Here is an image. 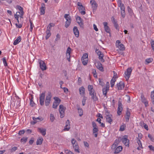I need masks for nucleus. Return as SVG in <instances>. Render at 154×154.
Here are the masks:
<instances>
[{
  "label": "nucleus",
  "mask_w": 154,
  "mask_h": 154,
  "mask_svg": "<svg viewBox=\"0 0 154 154\" xmlns=\"http://www.w3.org/2000/svg\"><path fill=\"white\" fill-rule=\"evenodd\" d=\"M77 5L79 6V10L82 15H84L85 14V7L82 5V4L79 2H78L77 3Z\"/></svg>",
  "instance_id": "nucleus-1"
},
{
  "label": "nucleus",
  "mask_w": 154,
  "mask_h": 154,
  "mask_svg": "<svg viewBox=\"0 0 154 154\" xmlns=\"http://www.w3.org/2000/svg\"><path fill=\"white\" fill-rule=\"evenodd\" d=\"M132 69L131 67L128 68L127 69V71L125 73V77L127 81L129 79L130 77Z\"/></svg>",
  "instance_id": "nucleus-2"
},
{
  "label": "nucleus",
  "mask_w": 154,
  "mask_h": 154,
  "mask_svg": "<svg viewBox=\"0 0 154 154\" xmlns=\"http://www.w3.org/2000/svg\"><path fill=\"white\" fill-rule=\"evenodd\" d=\"M95 52L97 54V55L99 56V59L102 62H104L105 61L104 59H103L104 57V55L101 51H100L98 49H96Z\"/></svg>",
  "instance_id": "nucleus-3"
},
{
  "label": "nucleus",
  "mask_w": 154,
  "mask_h": 154,
  "mask_svg": "<svg viewBox=\"0 0 154 154\" xmlns=\"http://www.w3.org/2000/svg\"><path fill=\"white\" fill-rule=\"evenodd\" d=\"M120 140L126 146H129V140L128 139L127 135H125L122 138H121Z\"/></svg>",
  "instance_id": "nucleus-4"
},
{
  "label": "nucleus",
  "mask_w": 154,
  "mask_h": 154,
  "mask_svg": "<svg viewBox=\"0 0 154 154\" xmlns=\"http://www.w3.org/2000/svg\"><path fill=\"white\" fill-rule=\"evenodd\" d=\"M66 108L63 105H60L59 106V112L60 115V117L62 118L64 116L65 111Z\"/></svg>",
  "instance_id": "nucleus-5"
},
{
  "label": "nucleus",
  "mask_w": 154,
  "mask_h": 154,
  "mask_svg": "<svg viewBox=\"0 0 154 154\" xmlns=\"http://www.w3.org/2000/svg\"><path fill=\"white\" fill-rule=\"evenodd\" d=\"M51 97V93L50 92H48V94L46 96L45 101V104L46 106H48L49 105Z\"/></svg>",
  "instance_id": "nucleus-6"
},
{
  "label": "nucleus",
  "mask_w": 154,
  "mask_h": 154,
  "mask_svg": "<svg viewBox=\"0 0 154 154\" xmlns=\"http://www.w3.org/2000/svg\"><path fill=\"white\" fill-rule=\"evenodd\" d=\"M92 6L93 12L95 11L97 9L98 5L96 2L94 0H91L90 2Z\"/></svg>",
  "instance_id": "nucleus-7"
},
{
  "label": "nucleus",
  "mask_w": 154,
  "mask_h": 154,
  "mask_svg": "<svg viewBox=\"0 0 154 154\" xmlns=\"http://www.w3.org/2000/svg\"><path fill=\"white\" fill-rule=\"evenodd\" d=\"M76 20L77 21V23H78L80 27L83 29L84 28V24L83 20L80 17L77 16L76 17Z\"/></svg>",
  "instance_id": "nucleus-8"
},
{
  "label": "nucleus",
  "mask_w": 154,
  "mask_h": 154,
  "mask_svg": "<svg viewBox=\"0 0 154 154\" xmlns=\"http://www.w3.org/2000/svg\"><path fill=\"white\" fill-rule=\"evenodd\" d=\"M45 92L42 93L39 97L40 104L41 106H43L44 104V102L45 97Z\"/></svg>",
  "instance_id": "nucleus-9"
},
{
  "label": "nucleus",
  "mask_w": 154,
  "mask_h": 154,
  "mask_svg": "<svg viewBox=\"0 0 154 154\" xmlns=\"http://www.w3.org/2000/svg\"><path fill=\"white\" fill-rule=\"evenodd\" d=\"M89 95L91 96V98L94 102H95L98 100V98L96 96V93L94 91L92 92L89 93Z\"/></svg>",
  "instance_id": "nucleus-10"
},
{
  "label": "nucleus",
  "mask_w": 154,
  "mask_h": 154,
  "mask_svg": "<svg viewBox=\"0 0 154 154\" xmlns=\"http://www.w3.org/2000/svg\"><path fill=\"white\" fill-rule=\"evenodd\" d=\"M122 104L121 102L119 101H118V108L117 114L118 115L120 116L121 115L122 111Z\"/></svg>",
  "instance_id": "nucleus-11"
},
{
  "label": "nucleus",
  "mask_w": 154,
  "mask_h": 154,
  "mask_svg": "<svg viewBox=\"0 0 154 154\" xmlns=\"http://www.w3.org/2000/svg\"><path fill=\"white\" fill-rule=\"evenodd\" d=\"M39 63L40 68L42 70L44 71L47 68L45 63L43 61L41 60H40L39 61Z\"/></svg>",
  "instance_id": "nucleus-12"
},
{
  "label": "nucleus",
  "mask_w": 154,
  "mask_h": 154,
  "mask_svg": "<svg viewBox=\"0 0 154 154\" xmlns=\"http://www.w3.org/2000/svg\"><path fill=\"white\" fill-rule=\"evenodd\" d=\"M96 65L97 68L100 71L102 72L104 71L103 68L102 66V65L100 62H98Z\"/></svg>",
  "instance_id": "nucleus-13"
},
{
  "label": "nucleus",
  "mask_w": 154,
  "mask_h": 154,
  "mask_svg": "<svg viewBox=\"0 0 154 154\" xmlns=\"http://www.w3.org/2000/svg\"><path fill=\"white\" fill-rule=\"evenodd\" d=\"M124 83L120 82L117 84V87L118 90H122L123 89L124 87Z\"/></svg>",
  "instance_id": "nucleus-14"
},
{
  "label": "nucleus",
  "mask_w": 154,
  "mask_h": 154,
  "mask_svg": "<svg viewBox=\"0 0 154 154\" xmlns=\"http://www.w3.org/2000/svg\"><path fill=\"white\" fill-rule=\"evenodd\" d=\"M46 130L42 128H38V131L40 132L43 136H45L46 134Z\"/></svg>",
  "instance_id": "nucleus-15"
},
{
  "label": "nucleus",
  "mask_w": 154,
  "mask_h": 154,
  "mask_svg": "<svg viewBox=\"0 0 154 154\" xmlns=\"http://www.w3.org/2000/svg\"><path fill=\"white\" fill-rule=\"evenodd\" d=\"M45 4L42 3L41 5V7L40 8V14L41 15H43L45 14Z\"/></svg>",
  "instance_id": "nucleus-16"
},
{
  "label": "nucleus",
  "mask_w": 154,
  "mask_h": 154,
  "mask_svg": "<svg viewBox=\"0 0 154 154\" xmlns=\"http://www.w3.org/2000/svg\"><path fill=\"white\" fill-rule=\"evenodd\" d=\"M74 33L76 37H78L79 35V32L77 27L74 26L73 29Z\"/></svg>",
  "instance_id": "nucleus-17"
},
{
  "label": "nucleus",
  "mask_w": 154,
  "mask_h": 154,
  "mask_svg": "<svg viewBox=\"0 0 154 154\" xmlns=\"http://www.w3.org/2000/svg\"><path fill=\"white\" fill-rule=\"evenodd\" d=\"M17 8L20 11L17 12H16V14L17 15L18 14V16H19V14H18V13L20 14V13H24L23 11V8L21 7L20 5H18L17 6Z\"/></svg>",
  "instance_id": "nucleus-18"
},
{
  "label": "nucleus",
  "mask_w": 154,
  "mask_h": 154,
  "mask_svg": "<svg viewBox=\"0 0 154 154\" xmlns=\"http://www.w3.org/2000/svg\"><path fill=\"white\" fill-rule=\"evenodd\" d=\"M122 149V147L121 146H119L117 147L115 149L114 153L115 154L120 152Z\"/></svg>",
  "instance_id": "nucleus-19"
},
{
  "label": "nucleus",
  "mask_w": 154,
  "mask_h": 154,
  "mask_svg": "<svg viewBox=\"0 0 154 154\" xmlns=\"http://www.w3.org/2000/svg\"><path fill=\"white\" fill-rule=\"evenodd\" d=\"M21 40V36H19L18 37L17 39L15 40L14 42L13 45H16L19 42H20Z\"/></svg>",
  "instance_id": "nucleus-20"
},
{
  "label": "nucleus",
  "mask_w": 154,
  "mask_h": 154,
  "mask_svg": "<svg viewBox=\"0 0 154 154\" xmlns=\"http://www.w3.org/2000/svg\"><path fill=\"white\" fill-rule=\"evenodd\" d=\"M141 100L142 102L144 103L146 106H147L148 104V102L146 101V98L144 97V96L142 95L141 96Z\"/></svg>",
  "instance_id": "nucleus-21"
},
{
  "label": "nucleus",
  "mask_w": 154,
  "mask_h": 154,
  "mask_svg": "<svg viewBox=\"0 0 154 154\" xmlns=\"http://www.w3.org/2000/svg\"><path fill=\"white\" fill-rule=\"evenodd\" d=\"M32 119L33 121H37V122L42 121L43 120V118L41 117H38L37 118L33 117Z\"/></svg>",
  "instance_id": "nucleus-22"
},
{
  "label": "nucleus",
  "mask_w": 154,
  "mask_h": 154,
  "mask_svg": "<svg viewBox=\"0 0 154 154\" xmlns=\"http://www.w3.org/2000/svg\"><path fill=\"white\" fill-rule=\"evenodd\" d=\"M109 86L108 85V86H106V88H103V94L105 95H106L107 94V91L109 90Z\"/></svg>",
  "instance_id": "nucleus-23"
},
{
  "label": "nucleus",
  "mask_w": 154,
  "mask_h": 154,
  "mask_svg": "<svg viewBox=\"0 0 154 154\" xmlns=\"http://www.w3.org/2000/svg\"><path fill=\"white\" fill-rule=\"evenodd\" d=\"M137 143H138L139 146V147L137 148V149L139 150H140L141 148H143V147L141 141L139 139H138V140L137 141Z\"/></svg>",
  "instance_id": "nucleus-24"
},
{
  "label": "nucleus",
  "mask_w": 154,
  "mask_h": 154,
  "mask_svg": "<svg viewBox=\"0 0 154 154\" xmlns=\"http://www.w3.org/2000/svg\"><path fill=\"white\" fill-rule=\"evenodd\" d=\"M64 17L66 20V21H71V17L69 14H65L64 16Z\"/></svg>",
  "instance_id": "nucleus-25"
},
{
  "label": "nucleus",
  "mask_w": 154,
  "mask_h": 154,
  "mask_svg": "<svg viewBox=\"0 0 154 154\" xmlns=\"http://www.w3.org/2000/svg\"><path fill=\"white\" fill-rule=\"evenodd\" d=\"M43 140V139L42 137L39 138L36 141L37 145H41L42 143Z\"/></svg>",
  "instance_id": "nucleus-26"
},
{
  "label": "nucleus",
  "mask_w": 154,
  "mask_h": 154,
  "mask_svg": "<svg viewBox=\"0 0 154 154\" xmlns=\"http://www.w3.org/2000/svg\"><path fill=\"white\" fill-rule=\"evenodd\" d=\"M140 124L143 127L147 130H148V125L145 123L143 121L140 122Z\"/></svg>",
  "instance_id": "nucleus-27"
},
{
  "label": "nucleus",
  "mask_w": 154,
  "mask_h": 154,
  "mask_svg": "<svg viewBox=\"0 0 154 154\" xmlns=\"http://www.w3.org/2000/svg\"><path fill=\"white\" fill-rule=\"evenodd\" d=\"M85 89L83 87H81L79 89V91L80 94H84L85 93Z\"/></svg>",
  "instance_id": "nucleus-28"
},
{
  "label": "nucleus",
  "mask_w": 154,
  "mask_h": 154,
  "mask_svg": "<svg viewBox=\"0 0 154 154\" xmlns=\"http://www.w3.org/2000/svg\"><path fill=\"white\" fill-rule=\"evenodd\" d=\"M88 90L89 93L95 91L94 89H93V86L92 85H89L88 86Z\"/></svg>",
  "instance_id": "nucleus-29"
},
{
  "label": "nucleus",
  "mask_w": 154,
  "mask_h": 154,
  "mask_svg": "<svg viewBox=\"0 0 154 154\" xmlns=\"http://www.w3.org/2000/svg\"><path fill=\"white\" fill-rule=\"evenodd\" d=\"M112 116H109L106 117V121L107 122L111 124V122L112 121Z\"/></svg>",
  "instance_id": "nucleus-30"
},
{
  "label": "nucleus",
  "mask_w": 154,
  "mask_h": 154,
  "mask_svg": "<svg viewBox=\"0 0 154 154\" xmlns=\"http://www.w3.org/2000/svg\"><path fill=\"white\" fill-rule=\"evenodd\" d=\"M153 59L152 58L146 59L145 60V64H148L152 62L153 61Z\"/></svg>",
  "instance_id": "nucleus-31"
},
{
  "label": "nucleus",
  "mask_w": 154,
  "mask_h": 154,
  "mask_svg": "<svg viewBox=\"0 0 154 154\" xmlns=\"http://www.w3.org/2000/svg\"><path fill=\"white\" fill-rule=\"evenodd\" d=\"M77 109L78 110V113L79 114V116H81L83 115V111L82 108L79 107L77 108Z\"/></svg>",
  "instance_id": "nucleus-32"
},
{
  "label": "nucleus",
  "mask_w": 154,
  "mask_h": 154,
  "mask_svg": "<svg viewBox=\"0 0 154 154\" xmlns=\"http://www.w3.org/2000/svg\"><path fill=\"white\" fill-rule=\"evenodd\" d=\"M71 143L72 144L73 147H74L75 145H78L76 141L74 138L72 139Z\"/></svg>",
  "instance_id": "nucleus-33"
},
{
  "label": "nucleus",
  "mask_w": 154,
  "mask_h": 154,
  "mask_svg": "<svg viewBox=\"0 0 154 154\" xmlns=\"http://www.w3.org/2000/svg\"><path fill=\"white\" fill-rule=\"evenodd\" d=\"M46 35L45 37L46 39H47L50 37L51 35L50 31L49 30H47L46 31Z\"/></svg>",
  "instance_id": "nucleus-34"
},
{
  "label": "nucleus",
  "mask_w": 154,
  "mask_h": 154,
  "mask_svg": "<svg viewBox=\"0 0 154 154\" xmlns=\"http://www.w3.org/2000/svg\"><path fill=\"white\" fill-rule=\"evenodd\" d=\"M73 147L74 148V150L75 152H77L78 153L80 152L78 145H75V146H74V147Z\"/></svg>",
  "instance_id": "nucleus-35"
},
{
  "label": "nucleus",
  "mask_w": 154,
  "mask_h": 154,
  "mask_svg": "<svg viewBox=\"0 0 154 154\" xmlns=\"http://www.w3.org/2000/svg\"><path fill=\"white\" fill-rule=\"evenodd\" d=\"M33 96L32 95H31V98L30 99V105L32 106H34V105L35 104V103L33 100Z\"/></svg>",
  "instance_id": "nucleus-36"
},
{
  "label": "nucleus",
  "mask_w": 154,
  "mask_h": 154,
  "mask_svg": "<svg viewBox=\"0 0 154 154\" xmlns=\"http://www.w3.org/2000/svg\"><path fill=\"white\" fill-rule=\"evenodd\" d=\"M118 47L120 50L124 51L125 49L124 46L123 44H120Z\"/></svg>",
  "instance_id": "nucleus-37"
},
{
  "label": "nucleus",
  "mask_w": 154,
  "mask_h": 154,
  "mask_svg": "<svg viewBox=\"0 0 154 154\" xmlns=\"http://www.w3.org/2000/svg\"><path fill=\"white\" fill-rule=\"evenodd\" d=\"M27 137H23L21 139L20 141L21 143H25L27 141Z\"/></svg>",
  "instance_id": "nucleus-38"
},
{
  "label": "nucleus",
  "mask_w": 154,
  "mask_h": 154,
  "mask_svg": "<svg viewBox=\"0 0 154 154\" xmlns=\"http://www.w3.org/2000/svg\"><path fill=\"white\" fill-rule=\"evenodd\" d=\"M116 81V79H112L110 81L111 86V87H112L113 86Z\"/></svg>",
  "instance_id": "nucleus-39"
},
{
  "label": "nucleus",
  "mask_w": 154,
  "mask_h": 154,
  "mask_svg": "<svg viewBox=\"0 0 154 154\" xmlns=\"http://www.w3.org/2000/svg\"><path fill=\"white\" fill-rule=\"evenodd\" d=\"M118 145V143L115 142L112 146L111 149H115Z\"/></svg>",
  "instance_id": "nucleus-40"
},
{
  "label": "nucleus",
  "mask_w": 154,
  "mask_h": 154,
  "mask_svg": "<svg viewBox=\"0 0 154 154\" xmlns=\"http://www.w3.org/2000/svg\"><path fill=\"white\" fill-rule=\"evenodd\" d=\"M54 99L55 100L54 102L58 103V104H59L61 101V100L57 97H54Z\"/></svg>",
  "instance_id": "nucleus-41"
},
{
  "label": "nucleus",
  "mask_w": 154,
  "mask_h": 154,
  "mask_svg": "<svg viewBox=\"0 0 154 154\" xmlns=\"http://www.w3.org/2000/svg\"><path fill=\"white\" fill-rule=\"evenodd\" d=\"M2 60L3 61V63H4L5 66H7L8 64L7 63L5 57H4L2 59Z\"/></svg>",
  "instance_id": "nucleus-42"
},
{
  "label": "nucleus",
  "mask_w": 154,
  "mask_h": 154,
  "mask_svg": "<svg viewBox=\"0 0 154 154\" xmlns=\"http://www.w3.org/2000/svg\"><path fill=\"white\" fill-rule=\"evenodd\" d=\"M71 21H66L65 22V27L66 28L68 27L70 25L71 23Z\"/></svg>",
  "instance_id": "nucleus-43"
},
{
  "label": "nucleus",
  "mask_w": 154,
  "mask_h": 154,
  "mask_svg": "<svg viewBox=\"0 0 154 154\" xmlns=\"http://www.w3.org/2000/svg\"><path fill=\"white\" fill-rule=\"evenodd\" d=\"M124 124L123 123L122 125L120 127L119 131H123L125 130V126Z\"/></svg>",
  "instance_id": "nucleus-44"
},
{
  "label": "nucleus",
  "mask_w": 154,
  "mask_h": 154,
  "mask_svg": "<svg viewBox=\"0 0 154 154\" xmlns=\"http://www.w3.org/2000/svg\"><path fill=\"white\" fill-rule=\"evenodd\" d=\"M70 128V126L66 125L63 130L64 131H68L69 130Z\"/></svg>",
  "instance_id": "nucleus-45"
},
{
  "label": "nucleus",
  "mask_w": 154,
  "mask_h": 154,
  "mask_svg": "<svg viewBox=\"0 0 154 154\" xmlns=\"http://www.w3.org/2000/svg\"><path fill=\"white\" fill-rule=\"evenodd\" d=\"M150 44L152 49L154 51V41L153 40H151Z\"/></svg>",
  "instance_id": "nucleus-46"
},
{
  "label": "nucleus",
  "mask_w": 154,
  "mask_h": 154,
  "mask_svg": "<svg viewBox=\"0 0 154 154\" xmlns=\"http://www.w3.org/2000/svg\"><path fill=\"white\" fill-rule=\"evenodd\" d=\"M50 117L51 121L52 122H53L55 119V117H54V115L52 114H51Z\"/></svg>",
  "instance_id": "nucleus-47"
},
{
  "label": "nucleus",
  "mask_w": 154,
  "mask_h": 154,
  "mask_svg": "<svg viewBox=\"0 0 154 154\" xmlns=\"http://www.w3.org/2000/svg\"><path fill=\"white\" fill-rule=\"evenodd\" d=\"M104 29L105 30V31L107 33H110V29L109 27L107 26L106 27H104Z\"/></svg>",
  "instance_id": "nucleus-48"
},
{
  "label": "nucleus",
  "mask_w": 154,
  "mask_h": 154,
  "mask_svg": "<svg viewBox=\"0 0 154 154\" xmlns=\"http://www.w3.org/2000/svg\"><path fill=\"white\" fill-rule=\"evenodd\" d=\"M88 56V55L87 54L85 53L84 54L82 58V60H83V59H85L86 60L87 59Z\"/></svg>",
  "instance_id": "nucleus-49"
},
{
  "label": "nucleus",
  "mask_w": 154,
  "mask_h": 154,
  "mask_svg": "<svg viewBox=\"0 0 154 154\" xmlns=\"http://www.w3.org/2000/svg\"><path fill=\"white\" fill-rule=\"evenodd\" d=\"M58 103L54 102L53 104V107L54 109H56L57 106L59 105Z\"/></svg>",
  "instance_id": "nucleus-50"
},
{
  "label": "nucleus",
  "mask_w": 154,
  "mask_h": 154,
  "mask_svg": "<svg viewBox=\"0 0 154 154\" xmlns=\"http://www.w3.org/2000/svg\"><path fill=\"white\" fill-rule=\"evenodd\" d=\"M82 62L83 64L84 65H86L88 63V60L87 59H83V60H82Z\"/></svg>",
  "instance_id": "nucleus-51"
},
{
  "label": "nucleus",
  "mask_w": 154,
  "mask_h": 154,
  "mask_svg": "<svg viewBox=\"0 0 154 154\" xmlns=\"http://www.w3.org/2000/svg\"><path fill=\"white\" fill-rule=\"evenodd\" d=\"M121 14L123 18H124L125 16V10L121 11Z\"/></svg>",
  "instance_id": "nucleus-52"
},
{
  "label": "nucleus",
  "mask_w": 154,
  "mask_h": 154,
  "mask_svg": "<svg viewBox=\"0 0 154 154\" xmlns=\"http://www.w3.org/2000/svg\"><path fill=\"white\" fill-rule=\"evenodd\" d=\"M102 79H99V84L102 86H103L104 85V83L102 81Z\"/></svg>",
  "instance_id": "nucleus-53"
},
{
  "label": "nucleus",
  "mask_w": 154,
  "mask_h": 154,
  "mask_svg": "<svg viewBox=\"0 0 154 154\" xmlns=\"http://www.w3.org/2000/svg\"><path fill=\"white\" fill-rule=\"evenodd\" d=\"M17 149V147H12L10 151L11 152H13Z\"/></svg>",
  "instance_id": "nucleus-54"
},
{
  "label": "nucleus",
  "mask_w": 154,
  "mask_h": 154,
  "mask_svg": "<svg viewBox=\"0 0 154 154\" xmlns=\"http://www.w3.org/2000/svg\"><path fill=\"white\" fill-rule=\"evenodd\" d=\"M106 117L109 116H112V115L110 113V112L107 110L106 111Z\"/></svg>",
  "instance_id": "nucleus-55"
},
{
  "label": "nucleus",
  "mask_w": 154,
  "mask_h": 154,
  "mask_svg": "<svg viewBox=\"0 0 154 154\" xmlns=\"http://www.w3.org/2000/svg\"><path fill=\"white\" fill-rule=\"evenodd\" d=\"M29 21H30V30L31 32H32V29H33V24L32 22L30 20H29Z\"/></svg>",
  "instance_id": "nucleus-56"
},
{
  "label": "nucleus",
  "mask_w": 154,
  "mask_h": 154,
  "mask_svg": "<svg viewBox=\"0 0 154 154\" xmlns=\"http://www.w3.org/2000/svg\"><path fill=\"white\" fill-rule=\"evenodd\" d=\"M128 12L131 14H132L133 13V11L130 8L129 6L128 7Z\"/></svg>",
  "instance_id": "nucleus-57"
},
{
  "label": "nucleus",
  "mask_w": 154,
  "mask_h": 154,
  "mask_svg": "<svg viewBox=\"0 0 154 154\" xmlns=\"http://www.w3.org/2000/svg\"><path fill=\"white\" fill-rule=\"evenodd\" d=\"M86 97H84L82 100V104L83 106H84L85 104V101L86 100Z\"/></svg>",
  "instance_id": "nucleus-58"
},
{
  "label": "nucleus",
  "mask_w": 154,
  "mask_h": 154,
  "mask_svg": "<svg viewBox=\"0 0 154 154\" xmlns=\"http://www.w3.org/2000/svg\"><path fill=\"white\" fill-rule=\"evenodd\" d=\"M71 50V49L70 47H68L67 48V51H66V54H70V52Z\"/></svg>",
  "instance_id": "nucleus-59"
},
{
  "label": "nucleus",
  "mask_w": 154,
  "mask_h": 154,
  "mask_svg": "<svg viewBox=\"0 0 154 154\" xmlns=\"http://www.w3.org/2000/svg\"><path fill=\"white\" fill-rule=\"evenodd\" d=\"M98 129L97 128H94L93 129V133H96L98 132Z\"/></svg>",
  "instance_id": "nucleus-60"
},
{
  "label": "nucleus",
  "mask_w": 154,
  "mask_h": 154,
  "mask_svg": "<svg viewBox=\"0 0 154 154\" xmlns=\"http://www.w3.org/2000/svg\"><path fill=\"white\" fill-rule=\"evenodd\" d=\"M66 56L67 59L68 60L69 62H70V54H66Z\"/></svg>",
  "instance_id": "nucleus-61"
},
{
  "label": "nucleus",
  "mask_w": 154,
  "mask_h": 154,
  "mask_svg": "<svg viewBox=\"0 0 154 154\" xmlns=\"http://www.w3.org/2000/svg\"><path fill=\"white\" fill-rule=\"evenodd\" d=\"M92 127H93V128H97V124L96 123L94 122H92Z\"/></svg>",
  "instance_id": "nucleus-62"
},
{
  "label": "nucleus",
  "mask_w": 154,
  "mask_h": 154,
  "mask_svg": "<svg viewBox=\"0 0 154 154\" xmlns=\"http://www.w3.org/2000/svg\"><path fill=\"white\" fill-rule=\"evenodd\" d=\"M114 26L116 28V29L118 30V31L119 30V29L118 28V25L117 23H115V24H114Z\"/></svg>",
  "instance_id": "nucleus-63"
},
{
  "label": "nucleus",
  "mask_w": 154,
  "mask_h": 154,
  "mask_svg": "<svg viewBox=\"0 0 154 154\" xmlns=\"http://www.w3.org/2000/svg\"><path fill=\"white\" fill-rule=\"evenodd\" d=\"M24 132L25 131L24 130H22L19 131L18 133V134L20 135H21L22 134H24Z\"/></svg>",
  "instance_id": "nucleus-64"
}]
</instances>
